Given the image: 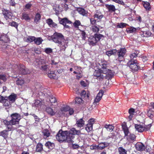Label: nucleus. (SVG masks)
I'll list each match as a JSON object with an SVG mask.
<instances>
[{
	"label": "nucleus",
	"instance_id": "obj_45",
	"mask_svg": "<svg viewBox=\"0 0 154 154\" xmlns=\"http://www.w3.org/2000/svg\"><path fill=\"white\" fill-rule=\"evenodd\" d=\"M6 78L4 75H0V84L6 80Z\"/></svg>",
	"mask_w": 154,
	"mask_h": 154
},
{
	"label": "nucleus",
	"instance_id": "obj_50",
	"mask_svg": "<svg viewBox=\"0 0 154 154\" xmlns=\"http://www.w3.org/2000/svg\"><path fill=\"white\" fill-rule=\"evenodd\" d=\"M24 80L22 79H18L16 81V83L18 85H22L24 83Z\"/></svg>",
	"mask_w": 154,
	"mask_h": 154
},
{
	"label": "nucleus",
	"instance_id": "obj_18",
	"mask_svg": "<svg viewBox=\"0 0 154 154\" xmlns=\"http://www.w3.org/2000/svg\"><path fill=\"white\" fill-rule=\"evenodd\" d=\"M46 111L47 113L51 116L54 115L57 113V111L55 109H53L50 107H47Z\"/></svg>",
	"mask_w": 154,
	"mask_h": 154
},
{
	"label": "nucleus",
	"instance_id": "obj_7",
	"mask_svg": "<svg viewBox=\"0 0 154 154\" xmlns=\"http://www.w3.org/2000/svg\"><path fill=\"white\" fill-rule=\"evenodd\" d=\"M68 136L69 138H68V140L70 141V142H72V140L74 138L75 135H79L81 134V131L80 130H77L74 128H72L69 131H67Z\"/></svg>",
	"mask_w": 154,
	"mask_h": 154
},
{
	"label": "nucleus",
	"instance_id": "obj_8",
	"mask_svg": "<svg viewBox=\"0 0 154 154\" xmlns=\"http://www.w3.org/2000/svg\"><path fill=\"white\" fill-rule=\"evenodd\" d=\"M107 62L104 61L101 62L100 66L103 69H102L103 73L105 75H109L111 76L112 75V71L109 69L107 68Z\"/></svg>",
	"mask_w": 154,
	"mask_h": 154
},
{
	"label": "nucleus",
	"instance_id": "obj_41",
	"mask_svg": "<svg viewBox=\"0 0 154 154\" xmlns=\"http://www.w3.org/2000/svg\"><path fill=\"white\" fill-rule=\"evenodd\" d=\"M43 41V40L41 38H35V43L37 45H39L41 44L42 42Z\"/></svg>",
	"mask_w": 154,
	"mask_h": 154
},
{
	"label": "nucleus",
	"instance_id": "obj_15",
	"mask_svg": "<svg viewBox=\"0 0 154 154\" xmlns=\"http://www.w3.org/2000/svg\"><path fill=\"white\" fill-rule=\"evenodd\" d=\"M126 52V50L125 48H121L120 50L118 51L117 53L119 56V60H122L123 58V56L125 55ZM122 61V60H120Z\"/></svg>",
	"mask_w": 154,
	"mask_h": 154
},
{
	"label": "nucleus",
	"instance_id": "obj_59",
	"mask_svg": "<svg viewBox=\"0 0 154 154\" xmlns=\"http://www.w3.org/2000/svg\"><path fill=\"white\" fill-rule=\"evenodd\" d=\"M53 22L52 20L51 19H48L47 20V23L50 26H51Z\"/></svg>",
	"mask_w": 154,
	"mask_h": 154
},
{
	"label": "nucleus",
	"instance_id": "obj_36",
	"mask_svg": "<svg viewBox=\"0 0 154 154\" xmlns=\"http://www.w3.org/2000/svg\"><path fill=\"white\" fill-rule=\"evenodd\" d=\"M139 28V27H138L137 28H135L133 27H131L128 28L127 29V31L129 33L134 32H136L137 30H138Z\"/></svg>",
	"mask_w": 154,
	"mask_h": 154
},
{
	"label": "nucleus",
	"instance_id": "obj_22",
	"mask_svg": "<svg viewBox=\"0 0 154 154\" xmlns=\"http://www.w3.org/2000/svg\"><path fill=\"white\" fill-rule=\"evenodd\" d=\"M136 149L138 151H143L145 149V146L142 143H139L135 145Z\"/></svg>",
	"mask_w": 154,
	"mask_h": 154
},
{
	"label": "nucleus",
	"instance_id": "obj_38",
	"mask_svg": "<svg viewBox=\"0 0 154 154\" xmlns=\"http://www.w3.org/2000/svg\"><path fill=\"white\" fill-rule=\"evenodd\" d=\"M8 131L7 130H4L1 132V135L2 136L5 138H6L8 135Z\"/></svg>",
	"mask_w": 154,
	"mask_h": 154
},
{
	"label": "nucleus",
	"instance_id": "obj_23",
	"mask_svg": "<svg viewBox=\"0 0 154 154\" xmlns=\"http://www.w3.org/2000/svg\"><path fill=\"white\" fill-rule=\"evenodd\" d=\"M9 40V38L6 34H2L0 36V41L6 43L8 42Z\"/></svg>",
	"mask_w": 154,
	"mask_h": 154
},
{
	"label": "nucleus",
	"instance_id": "obj_62",
	"mask_svg": "<svg viewBox=\"0 0 154 154\" xmlns=\"http://www.w3.org/2000/svg\"><path fill=\"white\" fill-rule=\"evenodd\" d=\"M81 85L84 87H86L87 86V84L84 81H82L81 82Z\"/></svg>",
	"mask_w": 154,
	"mask_h": 154
},
{
	"label": "nucleus",
	"instance_id": "obj_33",
	"mask_svg": "<svg viewBox=\"0 0 154 154\" xmlns=\"http://www.w3.org/2000/svg\"><path fill=\"white\" fill-rule=\"evenodd\" d=\"M43 150V145L41 143H38L36 145V151L40 152Z\"/></svg>",
	"mask_w": 154,
	"mask_h": 154
},
{
	"label": "nucleus",
	"instance_id": "obj_25",
	"mask_svg": "<svg viewBox=\"0 0 154 154\" xmlns=\"http://www.w3.org/2000/svg\"><path fill=\"white\" fill-rule=\"evenodd\" d=\"M17 97V95L14 93L12 94L8 97H7L8 99L12 103L14 102L16 100Z\"/></svg>",
	"mask_w": 154,
	"mask_h": 154
},
{
	"label": "nucleus",
	"instance_id": "obj_53",
	"mask_svg": "<svg viewBox=\"0 0 154 154\" xmlns=\"http://www.w3.org/2000/svg\"><path fill=\"white\" fill-rule=\"evenodd\" d=\"M49 100L51 103H55L56 102V98L53 96L50 97Z\"/></svg>",
	"mask_w": 154,
	"mask_h": 154
},
{
	"label": "nucleus",
	"instance_id": "obj_54",
	"mask_svg": "<svg viewBox=\"0 0 154 154\" xmlns=\"http://www.w3.org/2000/svg\"><path fill=\"white\" fill-rule=\"evenodd\" d=\"M126 25V24L124 23H119L117 25V27L119 28H123L125 27Z\"/></svg>",
	"mask_w": 154,
	"mask_h": 154
},
{
	"label": "nucleus",
	"instance_id": "obj_27",
	"mask_svg": "<svg viewBox=\"0 0 154 154\" xmlns=\"http://www.w3.org/2000/svg\"><path fill=\"white\" fill-rule=\"evenodd\" d=\"M59 23L63 25H65L66 23L70 24L71 23V22L66 18L61 19L60 20H59Z\"/></svg>",
	"mask_w": 154,
	"mask_h": 154
},
{
	"label": "nucleus",
	"instance_id": "obj_29",
	"mask_svg": "<svg viewBox=\"0 0 154 154\" xmlns=\"http://www.w3.org/2000/svg\"><path fill=\"white\" fill-rule=\"evenodd\" d=\"M22 19H24L26 21L30 20V18L28 14L25 13H23L22 14Z\"/></svg>",
	"mask_w": 154,
	"mask_h": 154
},
{
	"label": "nucleus",
	"instance_id": "obj_14",
	"mask_svg": "<svg viewBox=\"0 0 154 154\" xmlns=\"http://www.w3.org/2000/svg\"><path fill=\"white\" fill-rule=\"evenodd\" d=\"M28 69H25V67L24 66L21 65L20 66V68L18 71V74H25L29 73V72L27 71Z\"/></svg>",
	"mask_w": 154,
	"mask_h": 154
},
{
	"label": "nucleus",
	"instance_id": "obj_13",
	"mask_svg": "<svg viewBox=\"0 0 154 154\" xmlns=\"http://www.w3.org/2000/svg\"><path fill=\"white\" fill-rule=\"evenodd\" d=\"M58 45L60 47L61 50H65L67 47V42L64 38L61 40L60 43H58Z\"/></svg>",
	"mask_w": 154,
	"mask_h": 154
},
{
	"label": "nucleus",
	"instance_id": "obj_43",
	"mask_svg": "<svg viewBox=\"0 0 154 154\" xmlns=\"http://www.w3.org/2000/svg\"><path fill=\"white\" fill-rule=\"evenodd\" d=\"M119 151L120 154H127V151L122 147H119Z\"/></svg>",
	"mask_w": 154,
	"mask_h": 154
},
{
	"label": "nucleus",
	"instance_id": "obj_44",
	"mask_svg": "<svg viewBox=\"0 0 154 154\" xmlns=\"http://www.w3.org/2000/svg\"><path fill=\"white\" fill-rule=\"evenodd\" d=\"M147 116L152 119L153 117V112L152 109H150L147 111Z\"/></svg>",
	"mask_w": 154,
	"mask_h": 154
},
{
	"label": "nucleus",
	"instance_id": "obj_51",
	"mask_svg": "<svg viewBox=\"0 0 154 154\" xmlns=\"http://www.w3.org/2000/svg\"><path fill=\"white\" fill-rule=\"evenodd\" d=\"M81 23L79 20H76L75 21L73 25L75 28H78L79 26L80 25Z\"/></svg>",
	"mask_w": 154,
	"mask_h": 154
},
{
	"label": "nucleus",
	"instance_id": "obj_9",
	"mask_svg": "<svg viewBox=\"0 0 154 154\" xmlns=\"http://www.w3.org/2000/svg\"><path fill=\"white\" fill-rule=\"evenodd\" d=\"M51 38L54 42L58 44L63 40L64 36L61 33L55 32L52 36Z\"/></svg>",
	"mask_w": 154,
	"mask_h": 154
},
{
	"label": "nucleus",
	"instance_id": "obj_56",
	"mask_svg": "<svg viewBox=\"0 0 154 154\" xmlns=\"http://www.w3.org/2000/svg\"><path fill=\"white\" fill-rule=\"evenodd\" d=\"M97 21V20L95 19L94 17V18H92L90 19L91 23L93 25L95 24Z\"/></svg>",
	"mask_w": 154,
	"mask_h": 154
},
{
	"label": "nucleus",
	"instance_id": "obj_39",
	"mask_svg": "<svg viewBox=\"0 0 154 154\" xmlns=\"http://www.w3.org/2000/svg\"><path fill=\"white\" fill-rule=\"evenodd\" d=\"M42 133L44 136V138H45L49 137L50 135V133L49 131L47 129L44 130Z\"/></svg>",
	"mask_w": 154,
	"mask_h": 154
},
{
	"label": "nucleus",
	"instance_id": "obj_10",
	"mask_svg": "<svg viewBox=\"0 0 154 154\" xmlns=\"http://www.w3.org/2000/svg\"><path fill=\"white\" fill-rule=\"evenodd\" d=\"M151 126V124H149L147 125H135V126L136 130L140 132H141L144 131H148L149 130Z\"/></svg>",
	"mask_w": 154,
	"mask_h": 154
},
{
	"label": "nucleus",
	"instance_id": "obj_58",
	"mask_svg": "<svg viewBox=\"0 0 154 154\" xmlns=\"http://www.w3.org/2000/svg\"><path fill=\"white\" fill-rule=\"evenodd\" d=\"M112 1L116 2V3L121 4L123 5L124 4V2H123L122 1H120L119 0H111Z\"/></svg>",
	"mask_w": 154,
	"mask_h": 154
},
{
	"label": "nucleus",
	"instance_id": "obj_32",
	"mask_svg": "<svg viewBox=\"0 0 154 154\" xmlns=\"http://www.w3.org/2000/svg\"><path fill=\"white\" fill-rule=\"evenodd\" d=\"M104 127L109 131H112L114 128V126L110 124L105 125Z\"/></svg>",
	"mask_w": 154,
	"mask_h": 154
},
{
	"label": "nucleus",
	"instance_id": "obj_2",
	"mask_svg": "<svg viewBox=\"0 0 154 154\" xmlns=\"http://www.w3.org/2000/svg\"><path fill=\"white\" fill-rule=\"evenodd\" d=\"M138 54V51H137L131 54L130 56L131 60L127 63L130 68L133 71H137L139 69L137 61L134 59Z\"/></svg>",
	"mask_w": 154,
	"mask_h": 154
},
{
	"label": "nucleus",
	"instance_id": "obj_28",
	"mask_svg": "<svg viewBox=\"0 0 154 154\" xmlns=\"http://www.w3.org/2000/svg\"><path fill=\"white\" fill-rule=\"evenodd\" d=\"M106 7L109 11L111 12H114L116 10L115 6L113 5H109L106 4Z\"/></svg>",
	"mask_w": 154,
	"mask_h": 154
},
{
	"label": "nucleus",
	"instance_id": "obj_46",
	"mask_svg": "<svg viewBox=\"0 0 154 154\" xmlns=\"http://www.w3.org/2000/svg\"><path fill=\"white\" fill-rule=\"evenodd\" d=\"M35 40V37L34 36H30L27 38L26 41L29 42H31L34 41Z\"/></svg>",
	"mask_w": 154,
	"mask_h": 154
},
{
	"label": "nucleus",
	"instance_id": "obj_17",
	"mask_svg": "<svg viewBox=\"0 0 154 154\" xmlns=\"http://www.w3.org/2000/svg\"><path fill=\"white\" fill-rule=\"evenodd\" d=\"M3 14L4 17L6 20L8 19H11L12 18L13 14L12 13L8 11H3Z\"/></svg>",
	"mask_w": 154,
	"mask_h": 154
},
{
	"label": "nucleus",
	"instance_id": "obj_52",
	"mask_svg": "<svg viewBox=\"0 0 154 154\" xmlns=\"http://www.w3.org/2000/svg\"><path fill=\"white\" fill-rule=\"evenodd\" d=\"M45 51L47 54H50L52 52V50L50 48H47L45 49Z\"/></svg>",
	"mask_w": 154,
	"mask_h": 154
},
{
	"label": "nucleus",
	"instance_id": "obj_1",
	"mask_svg": "<svg viewBox=\"0 0 154 154\" xmlns=\"http://www.w3.org/2000/svg\"><path fill=\"white\" fill-rule=\"evenodd\" d=\"M11 119L10 121L4 120L3 122L8 129L9 131H11L13 127V125H15L19 124V121L21 119L20 115L17 113H13L11 115Z\"/></svg>",
	"mask_w": 154,
	"mask_h": 154
},
{
	"label": "nucleus",
	"instance_id": "obj_37",
	"mask_svg": "<svg viewBox=\"0 0 154 154\" xmlns=\"http://www.w3.org/2000/svg\"><path fill=\"white\" fill-rule=\"evenodd\" d=\"M143 5L144 8L146 10L149 11L151 9L150 4L149 2H144L143 4Z\"/></svg>",
	"mask_w": 154,
	"mask_h": 154
},
{
	"label": "nucleus",
	"instance_id": "obj_26",
	"mask_svg": "<svg viewBox=\"0 0 154 154\" xmlns=\"http://www.w3.org/2000/svg\"><path fill=\"white\" fill-rule=\"evenodd\" d=\"M77 11L79 14L83 16H86L88 13L87 11L82 8H78L77 9Z\"/></svg>",
	"mask_w": 154,
	"mask_h": 154
},
{
	"label": "nucleus",
	"instance_id": "obj_57",
	"mask_svg": "<svg viewBox=\"0 0 154 154\" xmlns=\"http://www.w3.org/2000/svg\"><path fill=\"white\" fill-rule=\"evenodd\" d=\"M10 24V25L11 26H14L16 28H17V27L18 24L17 23L15 22H13L11 23H9V24Z\"/></svg>",
	"mask_w": 154,
	"mask_h": 154
},
{
	"label": "nucleus",
	"instance_id": "obj_19",
	"mask_svg": "<svg viewBox=\"0 0 154 154\" xmlns=\"http://www.w3.org/2000/svg\"><path fill=\"white\" fill-rule=\"evenodd\" d=\"M103 17V15L99 11H97L94 16V17L95 19L97 20V22H99L100 20Z\"/></svg>",
	"mask_w": 154,
	"mask_h": 154
},
{
	"label": "nucleus",
	"instance_id": "obj_63",
	"mask_svg": "<svg viewBox=\"0 0 154 154\" xmlns=\"http://www.w3.org/2000/svg\"><path fill=\"white\" fill-rule=\"evenodd\" d=\"M68 111L69 112V113L70 115H72L74 112L73 109L72 108H70L69 107V109Z\"/></svg>",
	"mask_w": 154,
	"mask_h": 154
},
{
	"label": "nucleus",
	"instance_id": "obj_5",
	"mask_svg": "<svg viewBox=\"0 0 154 154\" xmlns=\"http://www.w3.org/2000/svg\"><path fill=\"white\" fill-rule=\"evenodd\" d=\"M34 64L35 66L42 70H46L48 67V65L45 64L44 60L36 59Z\"/></svg>",
	"mask_w": 154,
	"mask_h": 154
},
{
	"label": "nucleus",
	"instance_id": "obj_34",
	"mask_svg": "<svg viewBox=\"0 0 154 154\" xmlns=\"http://www.w3.org/2000/svg\"><path fill=\"white\" fill-rule=\"evenodd\" d=\"M117 51L116 49H113L112 50L108 51L106 52V54L109 56H110L112 55L115 54L117 52Z\"/></svg>",
	"mask_w": 154,
	"mask_h": 154
},
{
	"label": "nucleus",
	"instance_id": "obj_47",
	"mask_svg": "<svg viewBox=\"0 0 154 154\" xmlns=\"http://www.w3.org/2000/svg\"><path fill=\"white\" fill-rule=\"evenodd\" d=\"M48 76L51 79H54L56 76V75L54 72H51L48 74Z\"/></svg>",
	"mask_w": 154,
	"mask_h": 154
},
{
	"label": "nucleus",
	"instance_id": "obj_3",
	"mask_svg": "<svg viewBox=\"0 0 154 154\" xmlns=\"http://www.w3.org/2000/svg\"><path fill=\"white\" fill-rule=\"evenodd\" d=\"M123 130L124 133L125 137L126 138L129 143H131L135 140L136 136L135 135L131 134L129 131L128 129L125 124L122 125Z\"/></svg>",
	"mask_w": 154,
	"mask_h": 154
},
{
	"label": "nucleus",
	"instance_id": "obj_55",
	"mask_svg": "<svg viewBox=\"0 0 154 154\" xmlns=\"http://www.w3.org/2000/svg\"><path fill=\"white\" fill-rule=\"evenodd\" d=\"M143 35L145 37H148L151 35V32L149 31H144L143 32Z\"/></svg>",
	"mask_w": 154,
	"mask_h": 154
},
{
	"label": "nucleus",
	"instance_id": "obj_40",
	"mask_svg": "<svg viewBox=\"0 0 154 154\" xmlns=\"http://www.w3.org/2000/svg\"><path fill=\"white\" fill-rule=\"evenodd\" d=\"M129 113L130 114L129 116V118L131 120L134 113V109L133 108L130 109L129 110Z\"/></svg>",
	"mask_w": 154,
	"mask_h": 154
},
{
	"label": "nucleus",
	"instance_id": "obj_35",
	"mask_svg": "<svg viewBox=\"0 0 154 154\" xmlns=\"http://www.w3.org/2000/svg\"><path fill=\"white\" fill-rule=\"evenodd\" d=\"M69 107L68 106H64L62 107L60 109V112H61L62 114H63L64 112L68 111L69 109Z\"/></svg>",
	"mask_w": 154,
	"mask_h": 154
},
{
	"label": "nucleus",
	"instance_id": "obj_42",
	"mask_svg": "<svg viewBox=\"0 0 154 154\" xmlns=\"http://www.w3.org/2000/svg\"><path fill=\"white\" fill-rule=\"evenodd\" d=\"M91 30L95 32H98L99 30V28L95 25H93L91 26Z\"/></svg>",
	"mask_w": 154,
	"mask_h": 154
},
{
	"label": "nucleus",
	"instance_id": "obj_24",
	"mask_svg": "<svg viewBox=\"0 0 154 154\" xmlns=\"http://www.w3.org/2000/svg\"><path fill=\"white\" fill-rule=\"evenodd\" d=\"M109 145V144L106 142L100 143L97 146L98 149H102L105 147H107Z\"/></svg>",
	"mask_w": 154,
	"mask_h": 154
},
{
	"label": "nucleus",
	"instance_id": "obj_60",
	"mask_svg": "<svg viewBox=\"0 0 154 154\" xmlns=\"http://www.w3.org/2000/svg\"><path fill=\"white\" fill-rule=\"evenodd\" d=\"M62 7L65 10H67L68 8V5L66 3H64L62 5Z\"/></svg>",
	"mask_w": 154,
	"mask_h": 154
},
{
	"label": "nucleus",
	"instance_id": "obj_61",
	"mask_svg": "<svg viewBox=\"0 0 154 154\" xmlns=\"http://www.w3.org/2000/svg\"><path fill=\"white\" fill-rule=\"evenodd\" d=\"M97 146L96 145H93L92 146H91L90 147V149H91L93 150L94 149H98Z\"/></svg>",
	"mask_w": 154,
	"mask_h": 154
},
{
	"label": "nucleus",
	"instance_id": "obj_64",
	"mask_svg": "<svg viewBox=\"0 0 154 154\" xmlns=\"http://www.w3.org/2000/svg\"><path fill=\"white\" fill-rule=\"evenodd\" d=\"M81 34L82 36V38L84 39L85 38V33L83 31H81Z\"/></svg>",
	"mask_w": 154,
	"mask_h": 154
},
{
	"label": "nucleus",
	"instance_id": "obj_31",
	"mask_svg": "<svg viewBox=\"0 0 154 154\" xmlns=\"http://www.w3.org/2000/svg\"><path fill=\"white\" fill-rule=\"evenodd\" d=\"M45 145L48 148L50 149H52L54 146V144L53 143H51L49 141L46 142Z\"/></svg>",
	"mask_w": 154,
	"mask_h": 154
},
{
	"label": "nucleus",
	"instance_id": "obj_16",
	"mask_svg": "<svg viewBox=\"0 0 154 154\" xmlns=\"http://www.w3.org/2000/svg\"><path fill=\"white\" fill-rule=\"evenodd\" d=\"M103 93L104 92L102 90L99 91L94 99V103H98L101 100Z\"/></svg>",
	"mask_w": 154,
	"mask_h": 154
},
{
	"label": "nucleus",
	"instance_id": "obj_49",
	"mask_svg": "<svg viewBox=\"0 0 154 154\" xmlns=\"http://www.w3.org/2000/svg\"><path fill=\"white\" fill-rule=\"evenodd\" d=\"M41 15L39 14H37L35 17L34 21L35 22H37L40 19Z\"/></svg>",
	"mask_w": 154,
	"mask_h": 154
},
{
	"label": "nucleus",
	"instance_id": "obj_12",
	"mask_svg": "<svg viewBox=\"0 0 154 154\" xmlns=\"http://www.w3.org/2000/svg\"><path fill=\"white\" fill-rule=\"evenodd\" d=\"M102 69H98L97 70H95L94 73V75L97 77H100L101 79H103L106 77L107 75H103Z\"/></svg>",
	"mask_w": 154,
	"mask_h": 154
},
{
	"label": "nucleus",
	"instance_id": "obj_11",
	"mask_svg": "<svg viewBox=\"0 0 154 154\" xmlns=\"http://www.w3.org/2000/svg\"><path fill=\"white\" fill-rule=\"evenodd\" d=\"M94 123V119H91L89 121L88 123L85 127V129L88 132H89L93 129V125Z\"/></svg>",
	"mask_w": 154,
	"mask_h": 154
},
{
	"label": "nucleus",
	"instance_id": "obj_30",
	"mask_svg": "<svg viewBox=\"0 0 154 154\" xmlns=\"http://www.w3.org/2000/svg\"><path fill=\"white\" fill-rule=\"evenodd\" d=\"M84 121L82 119H81L77 121L76 124L78 127H83L84 125Z\"/></svg>",
	"mask_w": 154,
	"mask_h": 154
},
{
	"label": "nucleus",
	"instance_id": "obj_4",
	"mask_svg": "<svg viewBox=\"0 0 154 154\" xmlns=\"http://www.w3.org/2000/svg\"><path fill=\"white\" fill-rule=\"evenodd\" d=\"M68 135L67 131H60L56 136V138L60 142L66 141L67 142L70 143V141L68 140V138H69Z\"/></svg>",
	"mask_w": 154,
	"mask_h": 154
},
{
	"label": "nucleus",
	"instance_id": "obj_21",
	"mask_svg": "<svg viewBox=\"0 0 154 154\" xmlns=\"http://www.w3.org/2000/svg\"><path fill=\"white\" fill-rule=\"evenodd\" d=\"M44 103L42 101L39 100H36L35 102L32 105V106L35 107H40L42 105H43Z\"/></svg>",
	"mask_w": 154,
	"mask_h": 154
},
{
	"label": "nucleus",
	"instance_id": "obj_6",
	"mask_svg": "<svg viewBox=\"0 0 154 154\" xmlns=\"http://www.w3.org/2000/svg\"><path fill=\"white\" fill-rule=\"evenodd\" d=\"M101 34H95L94 36H91L88 38V42L90 45L94 46L96 43L103 37Z\"/></svg>",
	"mask_w": 154,
	"mask_h": 154
},
{
	"label": "nucleus",
	"instance_id": "obj_48",
	"mask_svg": "<svg viewBox=\"0 0 154 154\" xmlns=\"http://www.w3.org/2000/svg\"><path fill=\"white\" fill-rule=\"evenodd\" d=\"M75 103L77 104H80L82 102V99L79 97H76L75 98Z\"/></svg>",
	"mask_w": 154,
	"mask_h": 154
},
{
	"label": "nucleus",
	"instance_id": "obj_20",
	"mask_svg": "<svg viewBox=\"0 0 154 154\" xmlns=\"http://www.w3.org/2000/svg\"><path fill=\"white\" fill-rule=\"evenodd\" d=\"M11 103L10 101L8 99L7 97L5 98L3 101H2L3 105L6 108H9L11 106Z\"/></svg>",
	"mask_w": 154,
	"mask_h": 154
}]
</instances>
